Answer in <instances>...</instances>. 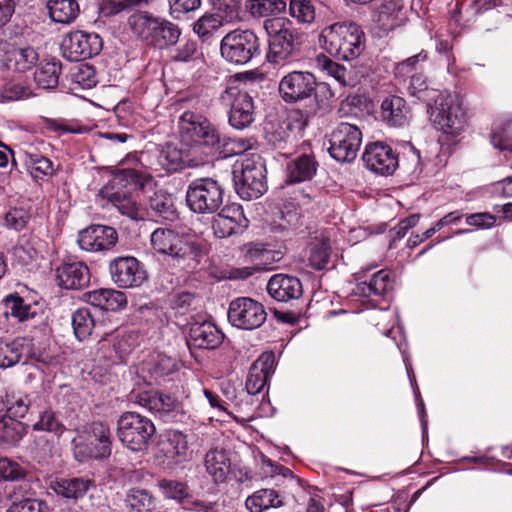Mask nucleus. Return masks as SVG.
<instances>
[{"label": "nucleus", "instance_id": "26", "mask_svg": "<svg viewBox=\"0 0 512 512\" xmlns=\"http://www.w3.org/2000/svg\"><path fill=\"white\" fill-rule=\"evenodd\" d=\"M56 277L65 289H82L90 283L89 268L80 261L64 262L56 269Z\"/></svg>", "mask_w": 512, "mask_h": 512}, {"label": "nucleus", "instance_id": "16", "mask_svg": "<svg viewBox=\"0 0 512 512\" xmlns=\"http://www.w3.org/2000/svg\"><path fill=\"white\" fill-rule=\"evenodd\" d=\"M315 76L308 71H292L284 75L278 85L281 99L287 104H295L310 99L316 91Z\"/></svg>", "mask_w": 512, "mask_h": 512}, {"label": "nucleus", "instance_id": "6", "mask_svg": "<svg viewBox=\"0 0 512 512\" xmlns=\"http://www.w3.org/2000/svg\"><path fill=\"white\" fill-rule=\"evenodd\" d=\"M155 431L154 423L136 412H124L117 421V436L131 451L146 449Z\"/></svg>", "mask_w": 512, "mask_h": 512}, {"label": "nucleus", "instance_id": "55", "mask_svg": "<svg viewBox=\"0 0 512 512\" xmlns=\"http://www.w3.org/2000/svg\"><path fill=\"white\" fill-rule=\"evenodd\" d=\"M290 14L299 22L311 23L315 18V10L310 0H291Z\"/></svg>", "mask_w": 512, "mask_h": 512}, {"label": "nucleus", "instance_id": "60", "mask_svg": "<svg viewBox=\"0 0 512 512\" xmlns=\"http://www.w3.org/2000/svg\"><path fill=\"white\" fill-rule=\"evenodd\" d=\"M291 136V124L283 121L277 126L272 125L270 129L266 130V137L268 141L276 148H282V144L286 143Z\"/></svg>", "mask_w": 512, "mask_h": 512}, {"label": "nucleus", "instance_id": "34", "mask_svg": "<svg viewBox=\"0 0 512 512\" xmlns=\"http://www.w3.org/2000/svg\"><path fill=\"white\" fill-rule=\"evenodd\" d=\"M38 60V52L31 46L13 47L6 51L3 56L5 66L18 72H26L32 69Z\"/></svg>", "mask_w": 512, "mask_h": 512}, {"label": "nucleus", "instance_id": "13", "mask_svg": "<svg viewBox=\"0 0 512 512\" xmlns=\"http://www.w3.org/2000/svg\"><path fill=\"white\" fill-rule=\"evenodd\" d=\"M329 153L338 162H351L358 154L362 143V132L354 124L341 122L332 131Z\"/></svg>", "mask_w": 512, "mask_h": 512}, {"label": "nucleus", "instance_id": "23", "mask_svg": "<svg viewBox=\"0 0 512 512\" xmlns=\"http://www.w3.org/2000/svg\"><path fill=\"white\" fill-rule=\"evenodd\" d=\"M248 226V220L243 209L238 204L224 207L213 220V229L216 236L226 238L241 232Z\"/></svg>", "mask_w": 512, "mask_h": 512}, {"label": "nucleus", "instance_id": "49", "mask_svg": "<svg viewBox=\"0 0 512 512\" xmlns=\"http://www.w3.org/2000/svg\"><path fill=\"white\" fill-rule=\"evenodd\" d=\"M491 143L500 150L512 151V118L503 119L494 124Z\"/></svg>", "mask_w": 512, "mask_h": 512}, {"label": "nucleus", "instance_id": "12", "mask_svg": "<svg viewBox=\"0 0 512 512\" xmlns=\"http://www.w3.org/2000/svg\"><path fill=\"white\" fill-rule=\"evenodd\" d=\"M220 102L229 108V123L232 127L242 130L254 121L252 97L238 86H227L220 95Z\"/></svg>", "mask_w": 512, "mask_h": 512}, {"label": "nucleus", "instance_id": "10", "mask_svg": "<svg viewBox=\"0 0 512 512\" xmlns=\"http://www.w3.org/2000/svg\"><path fill=\"white\" fill-rule=\"evenodd\" d=\"M220 51L226 61L244 65L260 54L259 40L251 30H234L223 37Z\"/></svg>", "mask_w": 512, "mask_h": 512}, {"label": "nucleus", "instance_id": "31", "mask_svg": "<svg viewBox=\"0 0 512 512\" xmlns=\"http://www.w3.org/2000/svg\"><path fill=\"white\" fill-rule=\"evenodd\" d=\"M409 107L406 100L400 96L386 97L380 107L381 120L391 127H403L408 123Z\"/></svg>", "mask_w": 512, "mask_h": 512}, {"label": "nucleus", "instance_id": "62", "mask_svg": "<svg viewBox=\"0 0 512 512\" xmlns=\"http://www.w3.org/2000/svg\"><path fill=\"white\" fill-rule=\"evenodd\" d=\"M34 96L32 89L22 83H10L3 90V98L9 101L23 100Z\"/></svg>", "mask_w": 512, "mask_h": 512}, {"label": "nucleus", "instance_id": "19", "mask_svg": "<svg viewBox=\"0 0 512 512\" xmlns=\"http://www.w3.org/2000/svg\"><path fill=\"white\" fill-rule=\"evenodd\" d=\"M63 55L70 61H80L97 55L102 49V40L96 33L75 31L62 41Z\"/></svg>", "mask_w": 512, "mask_h": 512}, {"label": "nucleus", "instance_id": "51", "mask_svg": "<svg viewBox=\"0 0 512 512\" xmlns=\"http://www.w3.org/2000/svg\"><path fill=\"white\" fill-rule=\"evenodd\" d=\"M26 165L31 176L35 179H43L53 174V164L51 160L39 154H29Z\"/></svg>", "mask_w": 512, "mask_h": 512}, {"label": "nucleus", "instance_id": "35", "mask_svg": "<svg viewBox=\"0 0 512 512\" xmlns=\"http://www.w3.org/2000/svg\"><path fill=\"white\" fill-rule=\"evenodd\" d=\"M92 483L85 477L58 478L51 481L50 488L58 496L76 501L85 496Z\"/></svg>", "mask_w": 512, "mask_h": 512}, {"label": "nucleus", "instance_id": "45", "mask_svg": "<svg viewBox=\"0 0 512 512\" xmlns=\"http://www.w3.org/2000/svg\"><path fill=\"white\" fill-rule=\"evenodd\" d=\"M2 402L7 411V417L23 418L29 409V400L26 394L20 391L7 390L2 397Z\"/></svg>", "mask_w": 512, "mask_h": 512}, {"label": "nucleus", "instance_id": "61", "mask_svg": "<svg viewBox=\"0 0 512 512\" xmlns=\"http://www.w3.org/2000/svg\"><path fill=\"white\" fill-rule=\"evenodd\" d=\"M29 214L23 208H14L5 215V226L16 231L22 230L28 223Z\"/></svg>", "mask_w": 512, "mask_h": 512}, {"label": "nucleus", "instance_id": "56", "mask_svg": "<svg viewBox=\"0 0 512 512\" xmlns=\"http://www.w3.org/2000/svg\"><path fill=\"white\" fill-rule=\"evenodd\" d=\"M126 505L136 512L149 510L152 505V496L145 490L133 489L125 499Z\"/></svg>", "mask_w": 512, "mask_h": 512}, {"label": "nucleus", "instance_id": "38", "mask_svg": "<svg viewBox=\"0 0 512 512\" xmlns=\"http://www.w3.org/2000/svg\"><path fill=\"white\" fill-rule=\"evenodd\" d=\"M391 288L389 273L385 270L375 272L368 281L357 283L353 289L355 295L361 297L381 296Z\"/></svg>", "mask_w": 512, "mask_h": 512}, {"label": "nucleus", "instance_id": "41", "mask_svg": "<svg viewBox=\"0 0 512 512\" xmlns=\"http://www.w3.org/2000/svg\"><path fill=\"white\" fill-rule=\"evenodd\" d=\"M245 505L250 512H263L270 508L283 505L277 491L273 489H260L246 499Z\"/></svg>", "mask_w": 512, "mask_h": 512}, {"label": "nucleus", "instance_id": "11", "mask_svg": "<svg viewBox=\"0 0 512 512\" xmlns=\"http://www.w3.org/2000/svg\"><path fill=\"white\" fill-rule=\"evenodd\" d=\"M129 400L164 421L173 420L182 409L181 403L174 396L153 389H133Z\"/></svg>", "mask_w": 512, "mask_h": 512}, {"label": "nucleus", "instance_id": "64", "mask_svg": "<svg viewBox=\"0 0 512 512\" xmlns=\"http://www.w3.org/2000/svg\"><path fill=\"white\" fill-rule=\"evenodd\" d=\"M23 477V470L16 462L8 458L0 459V478L6 481H15Z\"/></svg>", "mask_w": 512, "mask_h": 512}, {"label": "nucleus", "instance_id": "32", "mask_svg": "<svg viewBox=\"0 0 512 512\" xmlns=\"http://www.w3.org/2000/svg\"><path fill=\"white\" fill-rule=\"evenodd\" d=\"M374 21L383 31L393 30L403 23L401 0H377Z\"/></svg>", "mask_w": 512, "mask_h": 512}, {"label": "nucleus", "instance_id": "53", "mask_svg": "<svg viewBox=\"0 0 512 512\" xmlns=\"http://www.w3.org/2000/svg\"><path fill=\"white\" fill-rule=\"evenodd\" d=\"M33 428L37 431H47L56 435H61L65 430L64 424L51 409H46L41 413L39 420L33 425Z\"/></svg>", "mask_w": 512, "mask_h": 512}, {"label": "nucleus", "instance_id": "47", "mask_svg": "<svg viewBox=\"0 0 512 512\" xmlns=\"http://www.w3.org/2000/svg\"><path fill=\"white\" fill-rule=\"evenodd\" d=\"M330 241L327 238L316 239L309 246L308 261L312 268L321 270L326 267L330 258Z\"/></svg>", "mask_w": 512, "mask_h": 512}, {"label": "nucleus", "instance_id": "15", "mask_svg": "<svg viewBox=\"0 0 512 512\" xmlns=\"http://www.w3.org/2000/svg\"><path fill=\"white\" fill-rule=\"evenodd\" d=\"M266 318L264 306L250 297H239L230 302L228 320L234 327L254 330L261 327Z\"/></svg>", "mask_w": 512, "mask_h": 512}, {"label": "nucleus", "instance_id": "44", "mask_svg": "<svg viewBox=\"0 0 512 512\" xmlns=\"http://www.w3.org/2000/svg\"><path fill=\"white\" fill-rule=\"evenodd\" d=\"M61 64L55 61L42 62L34 74V80L39 88L53 89L57 87Z\"/></svg>", "mask_w": 512, "mask_h": 512}, {"label": "nucleus", "instance_id": "25", "mask_svg": "<svg viewBox=\"0 0 512 512\" xmlns=\"http://www.w3.org/2000/svg\"><path fill=\"white\" fill-rule=\"evenodd\" d=\"M158 162L167 172H175L185 167H198L205 164L190 148L182 150L173 145H167L163 148L159 154Z\"/></svg>", "mask_w": 512, "mask_h": 512}, {"label": "nucleus", "instance_id": "30", "mask_svg": "<svg viewBox=\"0 0 512 512\" xmlns=\"http://www.w3.org/2000/svg\"><path fill=\"white\" fill-rule=\"evenodd\" d=\"M32 340L26 337L6 341L0 338V368L15 366L23 357L32 355Z\"/></svg>", "mask_w": 512, "mask_h": 512}, {"label": "nucleus", "instance_id": "14", "mask_svg": "<svg viewBox=\"0 0 512 512\" xmlns=\"http://www.w3.org/2000/svg\"><path fill=\"white\" fill-rule=\"evenodd\" d=\"M75 455L86 458L103 459L111 455V431L104 422H93L85 439H75Z\"/></svg>", "mask_w": 512, "mask_h": 512}, {"label": "nucleus", "instance_id": "29", "mask_svg": "<svg viewBox=\"0 0 512 512\" xmlns=\"http://www.w3.org/2000/svg\"><path fill=\"white\" fill-rule=\"evenodd\" d=\"M178 367L176 359L166 355H158L155 359L142 365L141 377L149 386L160 384L165 377L176 372Z\"/></svg>", "mask_w": 512, "mask_h": 512}, {"label": "nucleus", "instance_id": "39", "mask_svg": "<svg viewBox=\"0 0 512 512\" xmlns=\"http://www.w3.org/2000/svg\"><path fill=\"white\" fill-rule=\"evenodd\" d=\"M47 9L50 18L60 24H71L77 18L80 12L79 4L76 0H49Z\"/></svg>", "mask_w": 512, "mask_h": 512}, {"label": "nucleus", "instance_id": "9", "mask_svg": "<svg viewBox=\"0 0 512 512\" xmlns=\"http://www.w3.org/2000/svg\"><path fill=\"white\" fill-rule=\"evenodd\" d=\"M428 112L437 128L447 135L456 137L465 127L464 110L459 101L447 92L428 107Z\"/></svg>", "mask_w": 512, "mask_h": 512}, {"label": "nucleus", "instance_id": "2", "mask_svg": "<svg viewBox=\"0 0 512 512\" xmlns=\"http://www.w3.org/2000/svg\"><path fill=\"white\" fill-rule=\"evenodd\" d=\"M156 254L170 257L184 269H195L205 255L204 246L168 228H157L150 237Z\"/></svg>", "mask_w": 512, "mask_h": 512}, {"label": "nucleus", "instance_id": "63", "mask_svg": "<svg viewBox=\"0 0 512 512\" xmlns=\"http://www.w3.org/2000/svg\"><path fill=\"white\" fill-rule=\"evenodd\" d=\"M427 60V53L422 50L416 55H413L402 62L398 63L395 67V74L398 77H405L412 71L416 70V66L419 62Z\"/></svg>", "mask_w": 512, "mask_h": 512}, {"label": "nucleus", "instance_id": "40", "mask_svg": "<svg viewBox=\"0 0 512 512\" xmlns=\"http://www.w3.org/2000/svg\"><path fill=\"white\" fill-rule=\"evenodd\" d=\"M408 92L411 96L425 102L427 107H432V104L445 93L443 91L430 88L427 78L421 73H415L411 76Z\"/></svg>", "mask_w": 512, "mask_h": 512}, {"label": "nucleus", "instance_id": "48", "mask_svg": "<svg viewBox=\"0 0 512 512\" xmlns=\"http://www.w3.org/2000/svg\"><path fill=\"white\" fill-rule=\"evenodd\" d=\"M72 326L77 339L82 341L88 338L95 327V321L90 309H77L72 315Z\"/></svg>", "mask_w": 512, "mask_h": 512}, {"label": "nucleus", "instance_id": "3", "mask_svg": "<svg viewBox=\"0 0 512 512\" xmlns=\"http://www.w3.org/2000/svg\"><path fill=\"white\" fill-rule=\"evenodd\" d=\"M183 143L207 163L219 148L221 138L217 129L201 114L185 111L178 121Z\"/></svg>", "mask_w": 512, "mask_h": 512}, {"label": "nucleus", "instance_id": "58", "mask_svg": "<svg viewBox=\"0 0 512 512\" xmlns=\"http://www.w3.org/2000/svg\"><path fill=\"white\" fill-rule=\"evenodd\" d=\"M159 487L163 495L177 501H183L188 496V487L185 483L176 480H162Z\"/></svg>", "mask_w": 512, "mask_h": 512}, {"label": "nucleus", "instance_id": "22", "mask_svg": "<svg viewBox=\"0 0 512 512\" xmlns=\"http://www.w3.org/2000/svg\"><path fill=\"white\" fill-rule=\"evenodd\" d=\"M118 239L114 228L104 225H92L79 233L78 244L82 250L100 252L115 246Z\"/></svg>", "mask_w": 512, "mask_h": 512}, {"label": "nucleus", "instance_id": "24", "mask_svg": "<svg viewBox=\"0 0 512 512\" xmlns=\"http://www.w3.org/2000/svg\"><path fill=\"white\" fill-rule=\"evenodd\" d=\"M274 369V354L263 353L249 369L245 384L247 392L251 395L262 392L274 373Z\"/></svg>", "mask_w": 512, "mask_h": 512}, {"label": "nucleus", "instance_id": "8", "mask_svg": "<svg viewBox=\"0 0 512 512\" xmlns=\"http://www.w3.org/2000/svg\"><path fill=\"white\" fill-rule=\"evenodd\" d=\"M265 167L261 158H245L240 167L233 170V180L237 194L245 200L256 199L267 189Z\"/></svg>", "mask_w": 512, "mask_h": 512}, {"label": "nucleus", "instance_id": "7", "mask_svg": "<svg viewBox=\"0 0 512 512\" xmlns=\"http://www.w3.org/2000/svg\"><path fill=\"white\" fill-rule=\"evenodd\" d=\"M224 189L213 178L193 180L187 187L186 203L191 211L198 214H213L223 203Z\"/></svg>", "mask_w": 512, "mask_h": 512}, {"label": "nucleus", "instance_id": "17", "mask_svg": "<svg viewBox=\"0 0 512 512\" xmlns=\"http://www.w3.org/2000/svg\"><path fill=\"white\" fill-rule=\"evenodd\" d=\"M265 27L269 33L268 61L275 64L286 61L296 49L297 35L285 27L282 19H276Z\"/></svg>", "mask_w": 512, "mask_h": 512}, {"label": "nucleus", "instance_id": "46", "mask_svg": "<svg viewBox=\"0 0 512 512\" xmlns=\"http://www.w3.org/2000/svg\"><path fill=\"white\" fill-rule=\"evenodd\" d=\"M24 430L22 422L4 417L0 420V443L7 447L17 444L21 440Z\"/></svg>", "mask_w": 512, "mask_h": 512}, {"label": "nucleus", "instance_id": "59", "mask_svg": "<svg viewBox=\"0 0 512 512\" xmlns=\"http://www.w3.org/2000/svg\"><path fill=\"white\" fill-rule=\"evenodd\" d=\"M6 512H50V507L44 500L25 498L13 502Z\"/></svg>", "mask_w": 512, "mask_h": 512}, {"label": "nucleus", "instance_id": "18", "mask_svg": "<svg viewBox=\"0 0 512 512\" xmlns=\"http://www.w3.org/2000/svg\"><path fill=\"white\" fill-rule=\"evenodd\" d=\"M189 454L187 436L178 430H167L157 443L155 456L162 464L172 466L186 462Z\"/></svg>", "mask_w": 512, "mask_h": 512}, {"label": "nucleus", "instance_id": "36", "mask_svg": "<svg viewBox=\"0 0 512 512\" xmlns=\"http://www.w3.org/2000/svg\"><path fill=\"white\" fill-rule=\"evenodd\" d=\"M318 163L312 155L303 154L291 160L286 167L287 182L299 183L311 180L316 174Z\"/></svg>", "mask_w": 512, "mask_h": 512}, {"label": "nucleus", "instance_id": "5", "mask_svg": "<svg viewBox=\"0 0 512 512\" xmlns=\"http://www.w3.org/2000/svg\"><path fill=\"white\" fill-rule=\"evenodd\" d=\"M129 25L137 38L146 45L157 49H165L175 45L181 34L176 24L149 13L131 15Z\"/></svg>", "mask_w": 512, "mask_h": 512}, {"label": "nucleus", "instance_id": "50", "mask_svg": "<svg viewBox=\"0 0 512 512\" xmlns=\"http://www.w3.org/2000/svg\"><path fill=\"white\" fill-rule=\"evenodd\" d=\"M315 64L318 69L335 79L340 86L346 85L347 70L344 66L332 61L323 54L316 57Z\"/></svg>", "mask_w": 512, "mask_h": 512}, {"label": "nucleus", "instance_id": "57", "mask_svg": "<svg viewBox=\"0 0 512 512\" xmlns=\"http://www.w3.org/2000/svg\"><path fill=\"white\" fill-rule=\"evenodd\" d=\"M200 52L197 48V43L192 40L182 42L173 52L171 56L173 61L189 63L199 59Z\"/></svg>", "mask_w": 512, "mask_h": 512}, {"label": "nucleus", "instance_id": "20", "mask_svg": "<svg viewBox=\"0 0 512 512\" xmlns=\"http://www.w3.org/2000/svg\"><path fill=\"white\" fill-rule=\"evenodd\" d=\"M112 281L120 288L140 286L146 279V272L139 261L132 256L117 257L109 264Z\"/></svg>", "mask_w": 512, "mask_h": 512}, {"label": "nucleus", "instance_id": "54", "mask_svg": "<svg viewBox=\"0 0 512 512\" xmlns=\"http://www.w3.org/2000/svg\"><path fill=\"white\" fill-rule=\"evenodd\" d=\"M222 26V17L218 14L203 15L193 26V31L201 38H208Z\"/></svg>", "mask_w": 512, "mask_h": 512}, {"label": "nucleus", "instance_id": "28", "mask_svg": "<svg viewBox=\"0 0 512 512\" xmlns=\"http://www.w3.org/2000/svg\"><path fill=\"white\" fill-rule=\"evenodd\" d=\"M223 338V333L209 321L190 324L188 344L196 348L215 349L222 343Z\"/></svg>", "mask_w": 512, "mask_h": 512}, {"label": "nucleus", "instance_id": "27", "mask_svg": "<svg viewBox=\"0 0 512 512\" xmlns=\"http://www.w3.org/2000/svg\"><path fill=\"white\" fill-rule=\"evenodd\" d=\"M267 291L273 299L280 302H288L300 298L303 288L302 283L297 277L276 274L268 281Z\"/></svg>", "mask_w": 512, "mask_h": 512}, {"label": "nucleus", "instance_id": "43", "mask_svg": "<svg viewBox=\"0 0 512 512\" xmlns=\"http://www.w3.org/2000/svg\"><path fill=\"white\" fill-rule=\"evenodd\" d=\"M149 208L165 220L173 221L178 216L172 195L163 190L156 191L150 197Z\"/></svg>", "mask_w": 512, "mask_h": 512}, {"label": "nucleus", "instance_id": "37", "mask_svg": "<svg viewBox=\"0 0 512 512\" xmlns=\"http://www.w3.org/2000/svg\"><path fill=\"white\" fill-rule=\"evenodd\" d=\"M205 468L215 482H224L230 473L231 461L224 449L214 448L205 456Z\"/></svg>", "mask_w": 512, "mask_h": 512}, {"label": "nucleus", "instance_id": "21", "mask_svg": "<svg viewBox=\"0 0 512 512\" xmlns=\"http://www.w3.org/2000/svg\"><path fill=\"white\" fill-rule=\"evenodd\" d=\"M362 159L367 169L380 175H391L398 167L397 154L383 142L367 144Z\"/></svg>", "mask_w": 512, "mask_h": 512}, {"label": "nucleus", "instance_id": "33", "mask_svg": "<svg viewBox=\"0 0 512 512\" xmlns=\"http://www.w3.org/2000/svg\"><path fill=\"white\" fill-rule=\"evenodd\" d=\"M86 302L105 311H118L127 304L126 295L114 289H96L85 294Z\"/></svg>", "mask_w": 512, "mask_h": 512}, {"label": "nucleus", "instance_id": "4", "mask_svg": "<svg viewBox=\"0 0 512 512\" xmlns=\"http://www.w3.org/2000/svg\"><path fill=\"white\" fill-rule=\"evenodd\" d=\"M365 35L354 23H334L320 34L322 47L332 56L341 60H352L364 50Z\"/></svg>", "mask_w": 512, "mask_h": 512}, {"label": "nucleus", "instance_id": "52", "mask_svg": "<svg viewBox=\"0 0 512 512\" xmlns=\"http://www.w3.org/2000/svg\"><path fill=\"white\" fill-rule=\"evenodd\" d=\"M101 345V349L105 348L107 345H112L113 354L110 353L106 355L113 363L123 362L126 357L131 352V345L128 341L127 337H113L111 340H102L99 342Z\"/></svg>", "mask_w": 512, "mask_h": 512}, {"label": "nucleus", "instance_id": "42", "mask_svg": "<svg viewBox=\"0 0 512 512\" xmlns=\"http://www.w3.org/2000/svg\"><path fill=\"white\" fill-rule=\"evenodd\" d=\"M5 314L16 319L18 322H26L35 318L36 306L27 303L18 295H8L4 300Z\"/></svg>", "mask_w": 512, "mask_h": 512}, {"label": "nucleus", "instance_id": "1", "mask_svg": "<svg viewBox=\"0 0 512 512\" xmlns=\"http://www.w3.org/2000/svg\"><path fill=\"white\" fill-rule=\"evenodd\" d=\"M111 180L99 191L121 214L132 217L136 213L131 193L142 190L152 182V176L141 169L135 155L120 161L118 167L110 168Z\"/></svg>", "mask_w": 512, "mask_h": 512}]
</instances>
